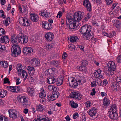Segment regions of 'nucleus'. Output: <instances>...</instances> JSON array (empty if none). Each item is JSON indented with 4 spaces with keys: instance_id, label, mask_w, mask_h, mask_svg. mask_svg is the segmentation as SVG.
<instances>
[{
    "instance_id": "obj_56",
    "label": "nucleus",
    "mask_w": 121,
    "mask_h": 121,
    "mask_svg": "<svg viewBox=\"0 0 121 121\" xmlns=\"http://www.w3.org/2000/svg\"><path fill=\"white\" fill-rule=\"evenodd\" d=\"M117 60L118 62H121V55H119L118 56Z\"/></svg>"
},
{
    "instance_id": "obj_29",
    "label": "nucleus",
    "mask_w": 121,
    "mask_h": 121,
    "mask_svg": "<svg viewBox=\"0 0 121 121\" xmlns=\"http://www.w3.org/2000/svg\"><path fill=\"white\" fill-rule=\"evenodd\" d=\"M7 88L10 91L13 92H16L15 91L16 89V86H9Z\"/></svg>"
},
{
    "instance_id": "obj_23",
    "label": "nucleus",
    "mask_w": 121,
    "mask_h": 121,
    "mask_svg": "<svg viewBox=\"0 0 121 121\" xmlns=\"http://www.w3.org/2000/svg\"><path fill=\"white\" fill-rule=\"evenodd\" d=\"M110 111H110L109 112L110 113H109V117L112 120H113V105L111 106V108H110Z\"/></svg>"
},
{
    "instance_id": "obj_41",
    "label": "nucleus",
    "mask_w": 121,
    "mask_h": 121,
    "mask_svg": "<svg viewBox=\"0 0 121 121\" xmlns=\"http://www.w3.org/2000/svg\"><path fill=\"white\" fill-rule=\"evenodd\" d=\"M21 74L22 73V76L23 77V78H24V76H25L24 79V80H25L26 79L27 77V75L26 72L23 70L21 71Z\"/></svg>"
},
{
    "instance_id": "obj_47",
    "label": "nucleus",
    "mask_w": 121,
    "mask_h": 121,
    "mask_svg": "<svg viewBox=\"0 0 121 121\" xmlns=\"http://www.w3.org/2000/svg\"><path fill=\"white\" fill-rule=\"evenodd\" d=\"M3 80V82L4 84H6L7 83L9 84L10 83V82L9 80L7 78H4Z\"/></svg>"
},
{
    "instance_id": "obj_19",
    "label": "nucleus",
    "mask_w": 121,
    "mask_h": 121,
    "mask_svg": "<svg viewBox=\"0 0 121 121\" xmlns=\"http://www.w3.org/2000/svg\"><path fill=\"white\" fill-rule=\"evenodd\" d=\"M48 89L50 91L53 92H58V89L53 85H50L48 87Z\"/></svg>"
},
{
    "instance_id": "obj_24",
    "label": "nucleus",
    "mask_w": 121,
    "mask_h": 121,
    "mask_svg": "<svg viewBox=\"0 0 121 121\" xmlns=\"http://www.w3.org/2000/svg\"><path fill=\"white\" fill-rule=\"evenodd\" d=\"M103 104L104 106H107L109 104V100L106 97H105L103 100Z\"/></svg>"
},
{
    "instance_id": "obj_53",
    "label": "nucleus",
    "mask_w": 121,
    "mask_h": 121,
    "mask_svg": "<svg viewBox=\"0 0 121 121\" xmlns=\"http://www.w3.org/2000/svg\"><path fill=\"white\" fill-rule=\"evenodd\" d=\"M91 17V16H86L83 19V22H85L86 21L88 20V19H89Z\"/></svg>"
},
{
    "instance_id": "obj_30",
    "label": "nucleus",
    "mask_w": 121,
    "mask_h": 121,
    "mask_svg": "<svg viewBox=\"0 0 121 121\" xmlns=\"http://www.w3.org/2000/svg\"><path fill=\"white\" fill-rule=\"evenodd\" d=\"M70 104L72 108H76L78 106V104L75 103L73 101H70Z\"/></svg>"
},
{
    "instance_id": "obj_5",
    "label": "nucleus",
    "mask_w": 121,
    "mask_h": 121,
    "mask_svg": "<svg viewBox=\"0 0 121 121\" xmlns=\"http://www.w3.org/2000/svg\"><path fill=\"white\" fill-rule=\"evenodd\" d=\"M17 37H18V42L21 43H26L28 41L27 36L22 34V33H19L17 35Z\"/></svg>"
},
{
    "instance_id": "obj_59",
    "label": "nucleus",
    "mask_w": 121,
    "mask_h": 121,
    "mask_svg": "<svg viewBox=\"0 0 121 121\" xmlns=\"http://www.w3.org/2000/svg\"><path fill=\"white\" fill-rule=\"evenodd\" d=\"M73 117L74 119H76L77 117H78V113H76L73 115Z\"/></svg>"
},
{
    "instance_id": "obj_35",
    "label": "nucleus",
    "mask_w": 121,
    "mask_h": 121,
    "mask_svg": "<svg viewBox=\"0 0 121 121\" xmlns=\"http://www.w3.org/2000/svg\"><path fill=\"white\" fill-rule=\"evenodd\" d=\"M7 94V92L6 90H3V91H1V92H0V97L4 98Z\"/></svg>"
},
{
    "instance_id": "obj_20",
    "label": "nucleus",
    "mask_w": 121,
    "mask_h": 121,
    "mask_svg": "<svg viewBox=\"0 0 121 121\" xmlns=\"http://www.w3.org/2000/svg\"><path fill=\"white\" fill-rule=\"evenodd\" d=\"M75 80L76 82L80 83L82 84L84 83L85 82L84 77L82 76H78Z\"/></svg>"
},
{
    "instance_id": "obj_46",
    "label": "nucleus",
    "mask_w": 121,
    "mask_h": 121,
    "mask_svg": "<svg viewBox=\"0 0 121 121\" xmlns=\"http://www.w3.org/2000/svg\"><path fill=\"white\" fill-rule=\"evenodd\" d=\"M27 69L29 71H30L34 72L35 70V69L33 67H31L30 66H28L27 68Z\"/></svg>"
},
{
    "instance_id": "obj_32",
    "label": "nucleus",
    "mask_w": 121,
    "mask_h": 121,
    "mask_svg": "<svg viewBox=\"0 0 121 121\" xmlns=\"http://www.w3.org/2000/svg\"><path fill=\"white\" fill-rule=\"evenodd\" d=\"M31 20L34 22H36L39 20L38 16H32L31 17Z\"/></svg>"
},
{
    "instance_id": "obj_45",
    "label": "nucleus",
    "mask_w": 121,
    "mask_h": 121,
    "mask_svg": "<svg viewBox=\"0 0 121 121\" xmlns=\"http://www.w3.org/2000/svg\"><path fill=\"white\" fill-rule=\"evenodd\" d=\"M5 33V30L4 29L2 28H0V36H1Z\"/></svg>"
},
{
    "instance_id": "obj_49",
    "label": "nucleus",
    "mask_w": 121,
    "mask_h": 121,
    "mask_svg": "<svg viewBox=\"0 0 121 121\" xmlns=\"http://www.w3.org/2000/svg\"><path fill=\"white\" fill-rule=\"evenodd\" d=\"M5 47L4 45H2L0 44V51H3L5 49Z\"/></svg>"
},
{
    "instance_id": "obj_12",
    "label": "nucleus",
    "mask_w": 121,
    "mask_h": 121,
    "mask_svg": "<svg viewBox=\"0 0 121 121\" xmlns=\"http://www.w3.org/2000/svg\"><path fill=\"white\" fill-rule=\"evenodd\" d=\"M33 49L31 47H25L23 48L22 52L25 54H30L33 52Z\"/></svg>"
},
{
    "instance_id": "obj_11",
    "label": "nucleus",
    "mask_w": 121,
    "mask_h": 121,
    "mask_svg": "<svg viewBox=\"0 0 121 121\" xmlns=\"http://www.w3.org/2000/svg\"><path fill=\"white\" fill-rule=\"evenodd\" d=\"M42 25L43 28L46 30H50L52 27V25L51 24L46 21L43 22Z\"/></svg>"
},
{
    "instance_id": "obj_28",
    "label": "nucleus",
    "mask_w": 121,
    "mask_h": 121,
    "mask_svg": "<svg viewBox=\"0 0 121 121\" xmlns=\"http://www.w3.org/2000/svg\"><path fill=\"white\" fill-rule=\"evenodd\" d=\"M56 69L54 68H51L49 69L48 70H46L45 71V73L46 72H48V73L49 74H52V73L53 74L55 72H56Z\"/></svg>"
},
{
    "instance_id": "obj_62",
    "label": "nucleus",
    "mask_w": 121,
    "mask_h": 121,
    "mask_svg": "<svg viewBox=\"0 0 121 121\" xmlns=\"http://www.w3.org/2000/svg\"><path fill=\"white\" fill-rule=\"evenodd\" d=\"M78 83H77V82H74L73 85V87H75L78 86Z\"/></svg>"
},
{
    "instance_id": "obj_3",
    "label": "nucleus",
    "mask_w": 121,
    "mask_h": 121,
    "mask_svg": "<svg viewBox=\"0 0 121 121\" xmlns=\"http://www.w3.org/2000/svg\"><path fill=\"white\" fill-rule=\"evenodd\" d=\"M112 62H113V61H109L108 62L107 64L108 68L106 67H104V72L105 73H106L108 71L112 73L111 78L110 80L111 82L113 83V79H112V78L113 77L112 76L113 74H112V73L113 71V65H112Z\"/></svg>"
},
{
    "instance_id": "obj_44",
    "label": "nucleus",
    "mask_w": 121,
    "mask_h": 121,
    "mask_svg": "<svg viewBox=\"0 0 121 121\" xmlns=\"http://www.w3.org/2000/svg\"><path fill=\"white\" fill-rule=\"evenodd\" d=\"M22 65H17V69L19 72H21V71L23 70L22 69Z\"/></svg>"
},
{
    "instance_id": "obj_2",
    "label": "nucleus",
    "mask_w": 121,
    "mask_h": 121,
    "mask_svg": "<svg viewBox=\"0 0 121 121\" xmlns=\"http://www.w3.org/2000/svg\"><path fill=\"white\" fill-rule=\"evenodd\" d=\"M91 29V27L90 25L88 24L83 25L81 29L80 32H81L83 34V37L84 39L88 40L91 39L92 40V42L95 43L96 39L94 38L91 35L93 34L90 31Z\"/></svg>"
},
{
    "instance_id": "obj_26",
    "label": "nucleus",
    "mask_w": 121,
    "mask_h": 121,
    "mask_svg": "<svg viewBox=\"0 0 121 121\" xmlns=\"http://www.w3.org/2000/svg\"><path fill=\"white\" fill-rule=\"evenodd\" d=\"M51 64L54 66L57 67H59V62L56 60H53L51 62Z\"/></svg>"
},
{
    "instance_id": "obj_33",
    "label": "nucleus",
    "mask_w": 121,
    "mask_h": 121,
    "mask_svg": "<svg viewBox=\"0 0 121 121\" xmlns=\"http://www.w3.org/2000/svg\"><path fill=\"white\" fill-rule=\"evenodd\" d=\"M27 91L28 93L32 95L31 96L33 95V94L34 93V89L31 87H28Z\"/></svg>"
},
{
    "instance_id": "obj_15",
    "label": "nucleus",
    "mask_w": 121,
    "mask_h": 121,
    "mask_svg": "<svg viewBox=\"0 0 121 121\" xmlns=\"http://www.w3.org/2000/svg\"><path fill=\"white\" fill-rule=\"evenodd\" d=\"M47 83L48 84H54L56 82V77L55 76H53L48 78L47 79Z\"/></svg>"
},
{
    "instance_id": "obj_21",
    "label": "nucleus",
    "mask_w": 121,
    "mask_h": 121,
    "mask_svg": "<svg viewBox=\"0 0 121 121\" xmlns=\"http://www.w3.org/2000/svg\"><path fill=\"white\" fill-rule=\"evenodd\" d=\"M117 107L116 106V105L115 104H114V110L115 111V112H114V120H117L118 118V113L117 112Z\"/></svg>"
},
{
    "instance_id": "obj_25",
    "label": "nucleus",
    "mask_w": 121,
    "mask_h": 121,
    "mask_svg": "<svg viewBox=\"0 0 121 121\" xmlns=\"http://www.w3.org/2000/svg\"><path fill=\"white\" fill-rule=\"evenodd\" d=\"M17 37V35L16 37H11V41L12 43H13L14 44H13V45L16 44L17 41L18 42V38Z\"/></svg>"
},
{
    "instance_id": "obj_22",
    "label": "nucleus",
    "mask_w": 121,
    "mask_h": 121,
    "mask_svg": "<svg viewBox=\"0 0 121 121\" xmlns=\"http://www.w3.org/2000/svg\"><path fill=\"white\" fill-rule=\"evenodd\" d=\"M102 71L100 69H98L95 70L94 73V75L96 77V78H99L100 76V74L101 73Z\"/></svg>"
},
{
    "instance_id": "obj_52",
    "label": "nucleus",
    "mask_w": 121,
    "mask_h": 121,
    "mask_svg": "<svg viewBox=\"0 0 121 121\" xmlns=\"http://www.w3.org/2000/svg\"><path fill=\"white\" fill-rule=\"evenodd\" d=\"M75 79H72V80L70 83L69 81V86H71L73 87V85L74 82H76Z\"/></svg>"
},
{
    "instance_id": "obj_10",
    "label": "nucleus",
    "mask_w": 121,
    "mask_h": 121,
    "mask_svg": "<svg viewBox=\"0 0 121 121\" xmlns=\"http://www.w3.org/2000/svg\"><path fill=\"white\" fill-rule=\"evenodd\" d=\"M97 109L96 108L94 107L91 108L88 114L91 117L93 118H95L97 117L98 114H96V110Z\"/></svg>"
},
{
    "instance_id": "obj_13",
    "label": "nucleus",
    "mask_w": 121,
    "mask_h": 121,
    "mask_svg": "<svg viewBox=\"0 0 121 121\" xmlns=\"http://www.w3.org/2000/svg\"><path fill=\"white\" fill-rule=\"evenodd\" d=\"M45 37L47 41H51L53 38V34L51 32L47 33L45 35Z\"/></svg>"
},
{
    "instance_id": "obj_57",
    "label": "nucleus",
    "mask_w": 121,
    "mask_h": 121,
    "mask_svg": "<svg viewBox=\"0 0 121 121\" xmlns=\"http://www.w3.org/2000/svg\"><path fill=\"white\" fill-rule=\"evenodd\" d=\"M92 92L90 94L92 96L95 95L96 93L95 89V88H93L92 89Z\"/></svg>"
},
{
    "instance_id": "obj_1",
    "label": "nucleus",
    "mask_w": 121,
    "mask_h": 121,
    "mask_svg": "<svg viewBox=\"0 0 121 121\" xmlns=\"http://www.w3.org/2000/svg\"><path fill=\"white\" fill-rule=\"evenodd\" d=\"M83 17V16H67L66 23L70 29H74L79 25L78 21H80Z\"/></svg>"
},
{
    "instance_id": "obj_55",
    "label": "nucleus",
    "mask_w": 121,
    "mask_h": 121,
    "mask_svg": "<svg viewBox=\"0 0 121 121\" xmlns=\"http://www.w3.org/2000/svg\"><path fill=\"white\" fill-rule=\"evenodd\" d=\"M83 14L80 11H79L78 12H76L74 15H82Z\"/></svg>"
},
{
    "instance_id": "obj_38",
    "label": "nucleus",
    "mask_w": 121,
    "mask_h": 121,
    "mask_svg": "<svg viewBox=\"0 0 121 121\" xmlns=\"http://www.w3.org/2000/svg\"><path fill=\"white\" fill-rule=\"evenodd\" d=\"M53 98L54 99H56L59 95V92H53L52 93Z\"/></svg>"
},
{
    "instance_id": "obj_37",
    "label": "nucleus",
    "mask_w": 121,
    "mask_h": 121,
    "mask_svg": "<svg viewBox=\"0 0 121 121\" xmlns=\"http://www.w3.org/2000/svg\"><path fill=\"white\" fill-rule=\"evenodd\" d=\"M56 82V84L57 86H60L62 84L63 79H62L60 78L58 79L57 80Z\"/></svg>"
},
{
    "instance_id": "obj_63",
    "label": "nucleus",
    "mask_w": 121,
    "mask_h": 121,
    "mask_svg": "<svg viewBox=\"0 0 121 121\" xmlns=\"http://www.w3.org/2000/svg\"><path fill=\"white\" fill-rule=\"evenodd\" d=\"M6 2L5 0H1V4L2 5H3Z\"/></svg>"
},
{
    "instance_id": "obj_14",
    "label": "nucleus",
    "mask_w": 121,
    "mask_h": 121,
    "mask_svg": "<svg viewBox=\"0 0 121 121\" xmlns=\"http://www.w3.org/2000/svg\"><path fill=\"white\" fill-rule=\"evenodd\" d=\"M31 62V65L34 66H39L40 64V60L38 59L37 60L36 58L32 59Z\"/></svg>"
},
{
    "instance_id": "obj_58",
    "label": "nucleus",
    "mask_w": 121,
    "mask_h": 121,
    "mask_svg": "<svg viewBox=\"0 0 121 121\" xmlns=\"http://www.w3.org/2000/svg\"><path fill=\"white\" fill-rule=\"evenodd\" d=\"M67 56V54L66 53L64 52L62 56V58L63 59H65L66 58Z\"/></svg>"
},
{
    "instance_id": "obj_27",
    "label": "nucleus",
    "mask_w": 121,
    "mask_h": 121,
    "mask_svg": "<svg viewBox=\"0 0 121 121\" xmlns=\"http://www.w3.org/2000/svg\"><path fill=\"white\" fill-rule=\"evenodd\" d=\"M43 106L41 105H37L36 109L37 111H42L43 110L44 108Z\"/></svg>"
},
{
    "instance_id": "obj_16",
    "label": "nucleus",
    "mask_w": 121,
    "mask_h": 121,
    "mask_svg": "<svg viewBox=\"0 0 121 121\" xmlns=\"http://www.w3.org/2000/svg\"><path fill=\"white\" fill-rule=\"evenodd\" d=\"M83 4L85 6L88 11H91V4L88 0H85L83 3Z\"/></svg>"
},
{
    "instance_id": "obj_43",
    "label": "nucleus",
    "mask_w": 121,
    "mask_h": 121,
    "mask_svg": "<svg viewBox=\"0 0 121 121\" xmlns=\"http://www.w3.org/2000/svg\"><path fill=\"white\" fill-rule=\"evenodd\" d=\"M114 91H118L120 87L119 86L117 85V84H115L114 85Z\"/></svg>"
},
{
    "instance_id": "obj_36",
    "label": "nucleus",
    "mask_w": 121,
    "mask_h": 121,
    "mask_svg": "<svg viewBox=\"0 0 121 121\" xmlns=\"http://www.w3.org/2000/svg\"><path fill=\"white\" fill-rule=\"evenodd\" d=\"M33 121H50V120H46V119L45 118H42L40 117L37 118L36 119H35Z\"/></svg>"
},
{
    "instance_id": "obj_48",
    "label": "nucleus",
    "mask_w": 121,
    "mask_h": 121,
    "mask_svg": "<svg viewBox=\"0 0 121 121\" xmlns=\"http://www.w3.org/2000/svg\"><path fill=\"white\" fill-rule=\"evenodd\" d=\"M10 18L8 17L7 18L5 21V25H9L10 23L9 19Z\"/></svg>"
},
{
    "instance_id": "obj_18",
    "label": "nucleus",
    "mask_w": 121,
    "mask_h": 121,
    "mask_svg": "<svg viewBox=\"0 0 121 121\" xmlns=\"http://www.w3.org/2000/svg\"><path fill=\"white\" fill-rule=\"evenodd\" d=\"M17 112H14L13 110L10 111L9 112L10 117L13 118H15L17 117Z\"/></svg>"
},
{
    "instance_id": "obj_4",
    "label": "nucleus",
    "mask_w": 121,
    "mask_h": 121,
    "mask_svg": "<svg viewBox=\"0 0 121 121\" xmlns=\"http://www.w3.org/2000/svg\"><path fill=\"white\" fill-rule=\"evenodd\" d=\"M12 55L14 57H16L21 53V50L19 46L13 45L11 49Z\"/></svg>"
},
{
    "instance_id": "obj_31",
    "label": "nucleus",
    "mask_w": 121,
    "mask_h": 121,
    "mask_svg": "<svg viewBox=\"0 0 121 121\" xmlns=\"http://www.w3.org/2000/svg\"><path fill=\"white\" fill-rule=\"evenodd\" d=\"M70 40L72 42H74L78 40V38L76 36H73L70 37Z\"/></svg>"
},
{
    "instance_id": "obj_34",
    "label": "nucleus",
    "mask_w": 121,
    "mask_h": 121,
    "mask_svg": "<svg viewBox=\"0 0 121 121\" xmlns=\"http://www.w3.org/2000/svg\"><path fill=\"white\" fill-rule=\"evenodd\" d=\"M0 64L1 65H3L5 68H7L8 66V65L7 62L5 61H3L0 62Z\"/></svg>"
},
{
    "instance_id": "obj_17",
    "label": "nucleus",
    "mask_w": 121,
    "mask_h": 121,
    "mask_svg": "<svg viewBox=\"0 0 121 121\" xmlns=\"http://www.w3.org/2000/svg\"><path fill=\"white\" fill-rule=\"evenodd\" d=\"M9 37L6 35H4L0 39V41L2 43H4L6 44L9 41Z\"/></svg>"
},
{
    "instance_id": "obj_40",
    "label": "nucleus",
    "mask_w": 121,
    "mask_h": 121,
    "mask_svg": "<svg viewBox=\"0 0 121 121\" xmlns=\"http://www.w3.org/2000/svg\"><path fill=\"white\" fill-rule=\"evenodd\" d=\"M95 81L93 82H91V86L94 87L96 86V82L97 81H99V82H101V81L99 78H96L95 79Z\"/></svg>"
},
{
    "instance_id": "obj_7",
    "label": "nucleus",
    "mask_w": 121,
    "mask_h": 121,
    "mask_svg": "<svg viewBox=\"0 0 121 121\" xmlns=\"http://www.w3.org/2000/svg\"><path fill=\"white\" fill-rule=\"evenodd\" d=\"M19 102L23 104V106L25 107L27 105V99L24 96H19L17 98Z\"/></svg>"
},
{
    "instance_id": "obj_6",
    "label": "nucleus",
    "mask_w": 121,
    "mask_h": 121,
    "mask_svg": "<svg viewBox=\"0 0 121 121\" xmlns=\"http://www.w3.org/2000/svg\"><path fill=\"white\" fill-rule=\"evenodd\" d=\"M19 22L20 24L25 26H28L30 25V21L26 19H25L22 17L19 18Z\"/></svg>"
},
{
    "instance_id": "obj_51",
    "label": "nucleus",
    "mask_w": 121,
    "mask_h": 121,
    "mask_svg": "<svg viewBox=\"0 0 121 121\" xmlns=\"http://www.w3.org/2000/svg\"><path fill=\"white\" fill-rule=\"evenodd\" d=\"M114 67L115 68H114V71H117L118 72V71L119 70V67H118L116 65H115V63L114 62Z\"/></svg>"
},
{
    "instance_id": "obj_61",
    "label": "nucleus",
    "mask_w": 121,
    "mask_h": 121,
    "mask_svg": "<svg viewBox=\"0 0 121 121\" xmlns=\"http://www.w3.org/2000/svg\"><path fill=\"white\" fill-rule=\"evenodd\" d=\"M53 47V46L52 45H48L46 46V48L48 49H48H50L51 48H52Z\"/></svg>"
},
{
    "instance_id": "obj_9",
    "label": "nucleus",
    "mask_w": 121,
    "mask_h": 121,
    "mask_svg": "<svg viewBox=\"0 0 121 121\" xmlns=\"http://www.w3.org/2000/svg\"><path fill=\"white\" fill-rule=\"evenodd\" d=\"M70 95L71 98L79 100H80L82 98V95L76 92H71Z\"/></svg>"
},
{
    "instance_id": "obj_64",
    "label": "nucleus",
    "mask_w": 121,
    "mask_h": 121,
    "mask_svg": "<svg viewBox=\"0 0 121 121\" xmlns=\"http://www.w3.org/2000/svg\"><path fill=\"white\" fill-rule=\"evenodd\" d=\"M78 47L82 51L84 50V46L80 45Z\"/></svg>"
},
{
    "instance_id": "obj_60",
    "label": "nucleus",
    "mask_w": 121,
    "mask_h": 121,
    "mask_svg": "<svg viewBox=\"0 0 121 121\" xmlns=\"http://www.w3.org/2000/svg\"><path fill=\"white\" fill-rule=\"evenodd\" d=\"M116 81L117 82H120L121 83V77H117L116 78Z\"/></svg>"
},
{
    "instance_id": "obj_54",
    "label": "nucleus",
    "mask_w": 121,
    "mask_h": 121,
    "mask_svg": "<svg viewBox=\"0 0 121 121\" xmlns=\"http://www.w3.org/2000/svg\"><path fill=\"white\" fill-rule=\"evenodd\" d=\"M106 4L108 5L111 4L113 2V0H105Z\"/></svg>"
},
{
    "instance_id": "obj_42",
    "label": "nucleus",
    "mask_w": 121,
    "mask_h": 121,
    "mask_svg": "<svg viewBox=\"0 0 121 121\" xmlns=\"http://www.w3.org/2000/svg\"><path fill=\"white\" fill-rule=\"evenodd\" d=\"M120 25V23L118 20H116V22L114 24V26L117 29L119 28Z\"/></svg>"
},
{
    "instance_id": "obj_39",
    "label": "nucleus",
    "mask_w": 121,
    "mask_h": 121,
    "mask_svg": "<svg viewBox=\"0 0 121 121\" xmlns=\"http://www.w3.org/2000/svg\"><path fill=\"white\" fill-rule=\"evenodd\" d=\"M46 92L43 90L39 94V97L41 98H43L46 96Z\"/></svg>"
},
{
    "instance_id": "obj_50",
    "label": "nucleus",
    "mask_w": 121,
    "mask_h": 121,
    "mask_svg": "<svg viewBox=\"0 0 121 121\" xmlns=\"http://www.w3.org/2000/svg\"><path fill=\"white\" fill-rule=\"evenodd\" d=\"M47 97H48V98L49 101H52L56 99H54V98H53V96L52 95L51 96L49 95L48 96H47Z\"/></svg>"
},
{
    "instance_id": "obj_8",
    "label": "nucleus",
    "mask_w": 121,
    "mask_h": 121,
    "mask_svg": "<svg viewBox=\"0 0 121 121\" xmlns=\"http://www.w3.org/2000/svg\"><path fill=\"white\" fill-rule=\"evenodd\" d=\"M82 62L80 65L78 66V68L81 71L85 70L86 66L88 65L87 62L86 60H82Z\"/></svg>"
}]
</instances>
